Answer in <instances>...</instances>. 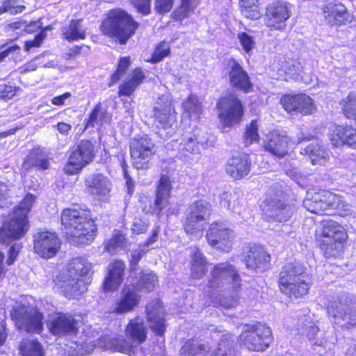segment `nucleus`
<instances>
[{"instance_id":"nucleus-15","label":"nucleus","mask_w":356,"mask_h":356,"mask_svg":"<svg viewBox=\"0 0 356 356\" xmlns=\"http://www.w3.org/2000/svg\"><path fill=\"white\" fill-rule=\"evenodd\" d=\"M154 143L146 134L138 136L131 140L130 154L136 168H148L149 159L154 154Z\"/></svg>"},{"instance_id":"nucleus-41","label":"nucleus","mask_w":356,"mask_h":356,"mask_svg":"<svg viewBox=\"0 0 356 356\" xmlns=\"http://www.w3.org/2000/svg\"><path fill=\"white\" fill-rule=\"evenodd\" d=\"M91 265L84 257H76L71 260L68 264V270L65 275L71 277H78L80 279L88 273Z\"/></svg>"},{"instance_id":"nucleus-51","label":"nucleus","mask_w":356,"mask_h":356,"mask_svg":"<svg viewBox=\"0 0 356 356\" xmlns=\"http://www.w3.org/2000/svg\"><path fill=\"white\" fill-rule=\"evenodd\" d=\"M19 0H6L0 6V14L10 13L15 15L22 13L25 7L19 3Z\"/></svg>"},{"instance_id":"nucleus-7","label":"nucleus","mask_w":356,"mask_h":356,"mask_svg":"<svg viewBox=\"0 0 356 356\" xmlns=\"http://www.w3.org/2000/svg\"><path fill=\"white\" fill-rule=\"evenodd\" d=\"M346 238L345 229L338 222L332 220L323 221L318 241L325 257H337L343 250Z\"/></svg>"},{"instance_id":"nucleus-27","label":"nucleus","mask_w":356,"mask_h":356,"mask_svg":"<svg viewBox=\"0 0 356 356\" xmlns=\"http://www.w3.org/2000/svg\"><path fill=\"white\" fill-rule=\"evenodd\" d=\"M329 138L331 144L336 147L348 145L356 149V129L352 127L332 126Z\"/></svg>"},{"instance_id":"nucleus-1","label":"nucleus","mask_w":356,"mask_h":356,"mask_svg":"<svg viewBox=\"0 0 356 356\" xmlns=\"http://www.w3.org/2000/svg\"><path fill=\"white\" fill-rule=\"evenodd\" d=\"M241 286V279L236 268L228 262L215 265L204 292L217 300L225 309L235 307L238 303L236 291Z\"/></svg>"},{"instance_id":"nucleus-33","label":"nucleus","mask_w":356,"mask_h":356,"mask_svg":"<svg viewBox=\"0 0 356 356\" xmlns=\"http://www.w3.org/2000/svg\"><path fill=\"white\" fill-rule=\"evenodd\" d=\"M289 143L286 133L284 131L273 130L268 136V141L265 149L273 154L282 157L287 153Z\"/></svg>"},{"instance_id":"nucleus-44","label":"nucleus","mask_w":356,"mask_h":356,"mask_svg":"<svg viewBox=\"0 0 356 356\" xmlns=\"http://www.w3.org/2000/svg\"><path fill=\"white\" fill-rule=\"evenodd\" d=\"M179 150L182 153H195L198 151L197 138L193 133L186 132L177 140Z\"/></svg>"},{"instance_id":"nucleus-56","label":"nucleus","mask_w":356,"mask_h":356,"mask_svg":"<svg viewBox=\"0 0 356 356\" xmlns=\"http://www.w3.org/2000/svg\"><path fill=\"white\" fill-rule=\"evenodd\" d=\"M104 113L102 111L101 105L99 104L96 105L92 113L90 114L86 123V128H89L90 127H94L95 124L98 125Z\"/></svg>"},{"instance_id":"nucleus-61","label":"nucleus","mask_w":356,"mask_h":356,"mask_svg":"<svg viewBox=\"0 0 356 356\" xmlns=\"http://www.w3.org/2000/svg\"><path fill=\"white\" fill-rule=\"evenodd\" d=\"M22 249V245L19 243H15L13 244L8 251V258L7 263L8 265H12L17 259L18 253Z\"/></svg>"},{"instance_id":"nucleus-64","label":"nucleus","mask_w":356,"mask_h":356,"mask_svg":"<svg viewBox=\"0 0 356 356\" xmlns=\"http://www.w3.org/2000/svg\"><path fill=\"white\" fill-rule=\"evenodd\" d=\"M44 155L38 152H33L28 156L24 165L26 166L36 167L37 164L40 161L41 158H43Z\"/></svg>"},{"instance_id":"nucleus-4","label":"nucleus","mask_w":356,"mask_h":356,"mask_svg":"<svg viewBox=\"0 0 356 356\" xmlns=\"http://www.w3.org/2000/svg\"><path fill=\"white\" fill-rule=\"evenodd\" d=\"M35 197L28 194L14 209L8 220L3 222L0 229V243L9 244L23 237L29 229L27 215L30 212Z\"/></svg>"},{"instance_id":"nucleus-43","label":"nucleus","mask_w":356,"mask_h":356,"mask_svg":"<svg viewBox=\"0 0 356 356\" xmlns=\"http://www.w3.org/2000/svg\"><path fill=\"white\" fill-rule=\"evenodd\" d=\"M19 353L22 356H44V351L40 343L29 339L22 341Z\"/></svg>"},{"instance_id":"nucleus-11","label":"nucleus","mask_w":356,"mask_h":356,"mask_svg":"<svg viewBox=\"0 0 356 356\" xmlns=\"http://www.w3.org/2000/svg\"><path fill=\"white\" fill-rule=\"evenodd\" d=\"M10 316L21 330L40 333L43 329V315L36 309L19 305L10 311Z\"/></svg>"},{"instance_id":"nucleus-3","label":"nucleus","mask_w":356,"mask_h":356,"mask_svg":"<svg viewBox=\"0 0 356 356\" xmlns=\"http://www.w3.org/2000/svg\"><path fill=\"white\" fill-rule=\"evenodd\" d=\"M309 281L305 266L296 260L286 263L282 267L279 275L280 291L296 298L307 293L310 287Z\"/></svg>"},{"instance_id":"nucleus-2","label":"nucleus","mask_w":356,"mask_h":356,"mask_svg":"<svg viewBox=\"0 0 356 356\" xmlns=\"http://www.w3.org/2000/svg\"><path fill=\"white\" fill-rule=\"evenodd\" d=\"M61 223L67 239L72 245L89 244L95 239L97 227L91 211L86 207L64 209Z\"/></svg>"},{"instance_id":"nucleus-42","label":"nucleus","mask_w":356,"mask_h":356,"mask_svg":"<svg viewBox=\"0 0 356 356\" xmlns=\"http://www.w3.org/2000/svg\"><path fill=\"white\" fill-rule=\"evenodd\" d=\"M138 280L136 286L147 291H152L158 285V277L156 274L149 270H141L136 275Z\"/></svg>"},{"instance_id":"nucleus-26","label":"nucleus","mask_w":356,"mask_h":356,"mask_svg":"<svg viewBox=\"0 0 356 356\" xmlns=\"http://www.w3.org/2000/svg\"><path fill=\"white\" fill-rule=\"evenodd\" d=\"M161 102L154 108V117L157 126L162 128L171 127L175 121V112L168 95H163Z\"/></svg>"},{"instance_id":"nucleus-24","label":"nucleus","mask_w":356,"mask_h":356,"mask_svg":"<svg viewBox=\"0 0 356 356\" xmlns=\"http://www.w3.org/2000/svg\"><path fill=\"white\" fill-rule=\"evenodd\" d=\"M140 301V296L132 285L124 286L121 292L120 298L113 307V312L122 314L133 311Z\"/></svg>"},{"instance_id":"nucleus-48","label":"nucleus","mask_w":356,"mask_h":356,"mask_svg":"<svg viewBox=\"0 0 356 356\" xmlns=\"http://www.w3.org/2000/svg\"><path fill=\"white\" fill-rule=\"evenodd\" d=\"M126 238L123 234L117 231L112 238L107 241L105 249L110 253H113L125 247Z\"/></svg>"},{"instance_id":"nucleus-9","label":"nucleus","mask_w":356,"mask_h":356,"mask_svg":"<svg viewBox=\"0 0 356 356\" xmlns=\"http://www.w3.org/2000/svg\"><path fill=\"white\" fill-rule=\"evenodd\" d=\"M243 346L253 351H262L272 342V332L269 327L257 323L245 325L239 337Z\"/></svg>"},{"instance_id":"nucleus-32","label":"nucleus","mask_w":356,"mask_h":356,"mask_svg":"<svg viewBox=\"0 0 356 356\" xmlns=\"http://www.w3.org/2000/svg\"><path fill=\"white\" fill-rule=\"evenodd\" d=\"M85 183L88 192L99 197L106 196L111 191V182L107 177L101 173L89 176Z\"/></svg>"},{"instance_id":"nucleus-10","label":"nucleus","mask_w":356,"mask_h":356,"mask_svg":"<svg viewBox=\"0 0 356 356\" xmlns=\"http://www.w3.org/2000/svg\"><path fill=\"white\" fill-rule=\"evenodd\" d=\"M216 107L218 118L224 127H231L242 120L243 106L236 95L229 94L221 97Z\"/></svg>"},{"instance_id":"nucleus-58","label":"nucleus","mask_w":356,"mask_h":356,"mask_svg":"<svg viewBox=\"0 0 356 356\" xmlns=\"http://www.w3.org/2000/svg\"><path fill=\"white\" fill-rule=\"evenodd\" d=\"M172 5L173 0H154V9L160 14L168 13Z\"/></svg>"},{"instance_id":"nucleus-22","label":"nucleus","mask_w":356,"mask_h":356,"mask_svg":"<svg viewBox=\"0 0 356 356\" xmlns=\"http://www.w3.org/2000/svg\"><path fill=\"white\" fill-rule=\"evenodd\" d=\"M171 181L165 175H162L160 177L159 184L156 188V199L153 204H150L148 207H145L143 210L146 213H154L161 211L166 207L169 203V198L171 193Z\"/></svg>"},{"instance_id":"nucleus-12","label":"nucleus","mask_w":356,"mask_h":356,"mask_svg":"<svg viewBox=\"0 0 356 356\" xmlns=\"http://www.w3.org/2000/svg\"><path fill=\"white\" fill-rule=\"evenodd\" d=\"M302 334L306 337L313 347H319V355L325 356L331 353L337 342V337L329 330H321L314 323L309 321L305 324Z\"/></svg>"},{"instance_id":"nucleus-49","label":"nucleus","mask_w":356,"mask_h":356,"mask_svg":"<svg viewBox=\"0 0 356 356\" xmlns=\"http://www.w3.org/2000/svg\"><path fill=\"white\" fill-rule=\"evenodd\" d=\"M13 188L14 186H9L0 182V209L7 207L13 203Z\"/></svg>"},{"instance_id":"nucleus-14","label":"nucleus","mask_w":356,"mask_h":356,"mask_svg":"<svg viewBox=\"0 0 356 356\" xmlns=\"http://www.w3.org/2000/svg\"><path fill=\"white\" fill-rule=\"evenodd\" d=\"M94 157L92 143L89 140H82L74 147L64 170L68 175L77 174L84 166L90 163Z\"/></svg>"},{"instance_id":"nucleus-31","label":"nucleus","mask_w":356,"mask_h":356,"mask_svg":"<svg viewBox=\"0 0 356 356\" xmlns=\"http://www.w3.org/2000/svg\"><path fill=\"white\" fill-rule=\"evenodd\" d=\"M126 268L122 260H115L108 266V274L104 279V290L105 291H115L122 284Z\"/></svg>"},{"instance_id":"nucleus-6","label":"nucleus","mask_w":356,"mask_h":356,"mask_svg":"<svg viewBox=\"0 0 356 356\" xmlns=\"http://www.w3.org/2000/svg\"><path fill=\"white\" fill-rule=\"evenodd\" d=\"M304 207L311 213L331 215L334 210H347L341 195L325 190L309 189L303 201Z\"/></svg>"},{"instance_id":"nucleus-20","label":"nucleus","mask_w":356,"mask_h":356,"mask_svg":"<svg viewBox=\"0 0 356 356\" xmlns=\"http://www.w3.org/2000/svg\"><path fill=\"white\" fill-rule=\"evenodd\" d=\"M280 104L284 110L290 113L309 115L315 110L313 99L305 94L285 95L282 97Z\"/></svg>"},{"instance_id":"nucleus-55","label":"nucleus","mask_w":356,"mask_h":356,"mask_svg":"<svg viewBox=\"0 0 356 356\" xmlns=\"http://www.w3.org/2000/svg\"><path fill=\"white\" fill-rule=\"evenodd\" d=\"M235 197V195H232V193H224L220 196V204L222 207L227 208L228 209L232 210L234 213H241V210L238 209L236 204H238L237 202L236 203V201H233V202H231V200L233 199Z\"/></svg>"},{"instance_id":"nucleus-54","label":"nucleus","mask_w":356,"mask_h":356,"mask_svg":"<svg viewBox=\"0 0 356 356\" xmlns=\"http://www.w3.org/2000/svg\"><path fill=\"white\" fill-rule=\"evenodd\" d=\"M170 53V46L165 42H161L156 48L153 56H152V61L153 63H159L161 60H163L165 57H166Z\"/></svg>"},{"instance_id":"nucleus-50","label":"nucleus","mask_w":356,"mask_h":356,"mask_svg":"<svg viewBox=\"0 0 356 356\" xmlns=\"http://www.w3.org/2000/svg\"><path fill=\"white\" fill-rule=\"evenodd\" d=\"M259 138V136L258 134L257 122V120H252L251 122L246 127L244 136L245 145H249L254 142H257Z\"/></svg>"},{"instance_id":"nucleus-47","label":"nucleus","mask_w":356,"mask_h":356,"mask_svg":"<svg viewBox=\"0 0 356 356\" xmlns=\"http://www.w3.org/2000/svg\"><path fill=\"white\" fill-rule=\"evenodd\" d=\"M344 115L356 122V92H351L341 102Z\"/></svg>"},{"instance_id":"nucleus-16","label":"nucleus","mask_w":356,"mask_h":356,"mask_svg":"<svg viewBox=\"0 0 356 356\" xmlns=\"http://www.w3.org/2000/svg\"><path fill=\"white\" fill-rule=\"evenodd\" d=\"M209 244L213 248L228 252L232 248L234 232L224 222H212L207 232Z\"/></svg>"},{"instance_id":"nucleus-38","label":"nucleus","mask_w":356,"mask_h":356,"mask_svg":"<svg viewBox=\"0 0 356 356\" xmlns=\"http://www.w3.org/2000/svg\"><path fill=\"white\" fill-rule=\"evenodd\" d=\"M145 78V74L140 68L133 70L130 76L120 86L119 96H131Z\"/></svg>"},{"instance_id":"nucleus-8","label":"nucleus","mask_w":356,"mask_h":356,"mask_svg":"<svg viewBox=\"0 0 356 356\" xmlns=\"http://www.w3.org/2000/svg\"><path fill=\"white\" fill-rule=\"evenodd\" d=\"M327 314L334 325L341 328L356 327V300L346 295L329 302Z\"/></svg>"},{"instance_id":"nucleus-60","label":"nucleus","mask_w":356,"mask_h":356,"mask_svg":"<svg viewBox=\"0 0 356 356\" xmlns=\"http://www.w3.org/2000/svg\"><path fill=\"white\" fill-rule=\"evenodd\" d=\"M241 13L244 17L253 20L259 19L261 16L257 5L250 8H241Z\"/></svg>"},{"instance_id":"nucleus-5","label":"nucleus","mask_w":356,"mask_h":356,"mask_svg":"<svg viewBox=\"0 0 356 356\" xmlns=\"http://www.w3.org/2000/svg\"><path fill=\"white\" fill-rule=\"evenodd\" d=\"M138 27V24L131 15L119 9L110 11L107 19L101 26L104 35L119 41L120 44H125Z\"/></svg>"},{"instance_id":"nucleus-37","label":"nucleus","mask_w":356,"mask_h":356,"mask_svg":"<svg viewBox=\"0 0 356 356\" xmlns=\"http://www.w3.org/2000/svg\"><path fill=\"white\" fill-rule=\"evenodd\" d=\"M300 153L307 156L312 165H325L330 158L329 152L318 143L309 144Z\"/></svg>"},{"instance_id":"nucleus-29","label":"nucleus","mask_w":356,"mask_h":356,"mask_svg":"<svg viewBox=\"0 0 356 356\" xmlns=\"http://www.w3.org/2000/svg\"><path fill=\"white\" fill-rule=\"evenodd\" d=\"M245 263L247 268L263 272L270 266V256L262 246L254 245L250 248Z\"/></svg>"},{"instance_id":"nucleus-21","label":"nucleus","mask_w":356,"mask_h":356,"mask_svg":"<svg viewBox=\"0 0 356 356\" xmlns=\"http://www.w3.org/2000/svg\"><path fill=\"white\" fill-rule=\"evenodd\" d=\"M262 207L265 218L268 221H287L294 211L291 205L285 204L280 200H267Z\"/></svg>"},{"instance_id":"nucleus-17","label":"nucleus","mask_w":356,"mask_h":356,"mask_svg":"<svg viewBox=\"0 0 356 356\" xmlns=\"http://www.w3.org/2000/svg\"><path fill=\"white\" fill-rule=\"evenodd\" d=\"M61 245V241L54 232H39L34 235L33 248L42 258L50 259L56 256Z\"/></svg>"},{"instance_id":"nucleus-34","label":"nucleus","mask_w":356,"mask_h":356,"mask_svg":"<svg viewBox=\"0 0 356 356\" xmlns=\"http://www.w3.org/2000/svg\"><path fill=\"white\" fill-rule=\"evenodd\" d=\"M147 332L148 328L140 316L130 319L125 329L126 337L135 345L144 343L147 339Z\"/></svg>"},{"instance_id":"nucleus-28","label":"nucleus","mask_w":356,"mask_h":356,"mask_svg":"<svg viewBox=\"0 0 356 356\" xmlns=\"http://www.w3.org/2000/svg\"><path fill=\"white\" fill-rule=\"evenodd\" d=\"M323 17L330 26H339L350 23L353 16L345 6L339 3H330L323 8Z\"/></svg>"},{"instance_id":"nucleus-46","label":"nucleus","mask_w":356,"mask_h":356,"mask_svg":"<svg viewBox=\"0 0 356 356\" xmlns=\"http://www.w3.org/2000/svg\"><path fill=\"white\" fill-rule=\"evenodd\" d=\"M198 3V0H181V6L174 12L176 20H182L193 13Z\"/></svg>"},{"instance_id":"nucleus-13","label":"nucleus","mask_w":356,"mask_h":356,"mask_svg":"<svg viewBox=\"0 0 356 356\" xmlns=\"http://www.w3.org/2000/svg\"><path fill=\"white\" fill-rule=\"evenodd\" d=\"M211 205L203 200L196 201L187 209L184 228L186 234L194 235L203 229L204 222L210 215Z\"/></svg>"},{"instance_id":"nucleus-30","label":"nucleus","mask_w":356,"mask_h":356,"mask_svg":"<svg viewBox=\"0 0 356 356\" xmlns=\"http://www.w3.org/2000/svg\"><path fill=\"white\" fill-rule=\"evenodd\" d=\"M50 331L54 335H73L78 330L76 321L68 314H58L53 318L50 323Z\"/></svg>"},{"instance_id":"nucleus-53","label":"nucleus","mask_w":356,"mask_h":356,"mask_svg":"<svg viewBox=\"0 0 356 356\" xmlns=\"http://www.w3.org/2000/svg\"><path fill=\"white\" fill-rule=\"evenodd\" d=\"M130 65V57L125 56L121 58L118 63L116 72L111 76L112 83H116L120 79V77L125 73L126 70L128 69Z\"/></svg>"},{"instance_id":"nucleus-63","label":"nucleus","mask_w":356,"mask_h":356,"mask_svg":"<svg viewBox=\"0 0 356 356\" xmlns=\"http://www.w3.org/2000/svg\"><path fill=\"white\" fill-rule=\"evenodd\" d=\"M145 252L143 249H138L133 250L131 255V265L130 269L131 270H135L136 267L137 266L139 261L145 254Z\"/></svg>"},{"instance_id":"nucleus-57","label":"nucleus","mask_w":356,"mask_h":356,"mask_svg":"<svg viewBox=\"0 0 356 356\" xmlns=\"http://www.w3.org/2000/svg\"><path fill=\"white\" fill-rule=\"evenodd\" d=\"M131 1L138 13L143 15H147L150 13L151 0H131Z\"/></svg>"},{"instance_id":"nucleus-36","label":"nucleus","mask_w":356,"mask_h":356,"mask_svg":"<svg viewBox=\"0 0 356 356\" xmlns=\"http://www.w3.org/2000/svg\"><path fill=\"white\" fill-rule=\"evenodd\" d=\"M220 344L217 350L209 353L204 345L200 344L195 340H188L182 346L180 353L181 356H227L226 350Z\"/></svg>"},{"instance_id":"nucleus-40","label":"nucleus","mask_w":356,"mask_h":356,"mask_svg":"<svg viewBox=\"0 0 356 356\" xmlns=\"http://www.w3.org/2000/svg\"><path fill=\"white\" fill-rule=\"evenodd\" d=\"M61 31L63 38L69 42L84 40L86 37V31L81 19H72L69 24L62 28Z\"/></svg>"},{"instance_id":"nucleus-45","label":"nucleus","mask_w":356,"mask_h":356,"mask_svg":"<svg viewBox=\"0 0 356 356\" xmlns=\"http://www.w3.org/2000/svg\"><path fill=\"white\" fill-rule=\"evenodd\" d=\"M184 115H187L191 119H197L202 112V104L195 95H190L182 104Z\"/></svg>"},{"instance_id":"nucleus-18","label":"nucleus","mask_w":356,"mask_h":356,"mask_svg":"<svg viewBox=\"0 0 356 356\" xmlns=\"http://www.w3.org/2000/svg\"><path fill=\"white\" fill-rule=\"evenodd\" d=\"M291 15V6L289 3L283 1H274L266 8V24L276 30H283L286 28V21Z\"/></svg>"},{"instance_id":"nucleus-23","label":"nucleus","mask_w":356,"mask_h":356,"mask_svg":"<svg viewBox=\"0 0 356 356\" xmlns=\"http://www.w3.org/2000/svg\"><path fill=\"white\" fill-rule=\"evenodd\" d=\"M227 74L230 84L236 89L245 93L252 90V84L247 72L235 60H231L228 62Z\"/></svg>"},{"instance_id":"nucleus-35","label":"nucleus","mask_w":356,"mask_h":356,"mask_svg":"<svg viewBox=\"0 0 356 356\" xmlns=\"http://www.w3.org/2000/svg\"><path fill=\"white\" fill-rule=\"evenodd\" d=\"M251 161L247 154H241L229 159L226 165V172L232 178L240 179L248 175Z\"/></svg>"},{"instance_id":"nucleus-52","label":"nucleus","mask_w":356,"mask_h":356,"mask_svg":"<svg viewBox=\"0 0 356 356\" xmlns=\"http://www.w3.org/2000/svg\"><path fill=\"white\" fill-rule=\"evenodd\" d=\"M241 45L246 53H250L255 47V40L253 36L245 32H239L237 35Z\"/></svg>"},{"instance_id":"nucleus-62","label":"nucleus","mask_w":356,"mask_h":356,"mask_svg":"<svg viewBox=\"0 0 356 356\" xmlns=\"http://www.w3.org/2000/svg\"><path fill=\"white\" fill-rule=\"evenodd\" d=\"M147 227L148 225L146 222L140 218H135L131 226V231L134 234H139L144 233L147 230Z\"/></svg>"},{"instance_id":"nucleus-59","label":"nucleus","mask_w":356,"mask_h":356,"mask_svg":"<svg viewBox=\"0 0 356 356\" xmlns=\"http://www.w3.org/2000/svg\"><path fill=\"white\" fill-rule=\"evenodd\" d=\"M16 93V88L10 85L0 86V98L3 99H12Z\"/></svg>"},{"instance_id":"nucleus-19","label":"nucleus","mask_w":356,"mask_h":356,"mask_svg":"<svg viewBox=\"0 0 356 356\" xmlns=\"http://www.w3.org/2000/svg\"><path fill=\"white\" fill-rule=\"evenodd\" d=\"M54 282L57 290L69 299L77 298L87 290L85 282L78 277L60 274L54 280Z\"/></svg>"},{"instance_id":"nucleus-39","label":"nucleus","mask_w":356,"mask_h":356,"mask_svg":"<svg viewBox=\"0 0 356 356\" xmlns=\"http://www.w3.org/2000/svg\"><path fill=\"white\" fill-rule=\"evenodd\" d=\"M191 276L194 279H201L207 272V258L197 247L191 248Z\"/></svg>"},{"instance_id":"nucleus-25","label":"nucleus","mask_w":356,"mask_h":356,"mask_svg":"<svg viewBox=\"0 0 356 356\" xmlns=\"http://www.w3.org/2000/svg\"><path fill=\"white\" fill-rule=\"evenodd\" d=\"M147 319L150 329L159 336L165 331L164 309L159 300L148 303L146 306Z\"/></svg>"}]
</instances>
